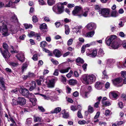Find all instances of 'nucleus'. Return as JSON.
<instances>
[{
  "instance_id": "48",
  "label": "nucleus",
  "mask_w": 126,
  "mask_h": 126,
  "mask_svg": "<svg viewBox=\"0 0 126 126\" xmlns=\"http://www.w3.org/2000/svg\"><path fill=\"white\" fill-rule=\"evenodd\" d=\"M73 74V72L72 70L70 71L66 75V77L69 78H70L72 76Z\"/></svg>"
},
{
  "instance_id": "56",
  "label": "nucleus",
  "mask_w": 126,
  "mask_h": 126,
  "mask_svg": "<svg viewBox=\"0 0 126 126\" xmlns=\"http://www.w3.org/2000/svg\"><path fill=\"white\" fill-rule=\"evenodd\" d=\"M73 40L72 39H70L68 41L67 44L68 46L71 45L72 43Z\"/></svg>"
},
{
  "instance_id": "49",
  "label": "nucleus",
  "mask_w": 126,
  "mask_h": 126,
  "mask_svg": "<svg viewBox=\"0 0 126 126\" xmlns=\"http://www.w3.org/2000/svg\"><path fill=\"white\" fill-rule=\"evenodd\" d=\"M47 45V43L45 41H43L40 43L41 47H45Z\"/></svg>"
},
{
  "instance_id": "15",
  "label": "nucleus",
  "mask_w": 126,
  "mask_h": 126,
  "mask_svg": "<svg viewBox=\"0 0 126 126\" xmlns=\"http://www.w3.org/2000/svg\"><path fill=\"white\" fill-rule=\"evenodd\" d=\"M123 80V79L121 78H117L112 80V82L114 85H117L121 83Z\"/></svg>"
},
{
  "instance_id": "1",
  "label": "nucleus",
  "mask_w": 126,
  "mask_h": 126,
  "mask_svg": "<svg viewBox=\"0 0 126 126\" xmlns=\"http://www.w3.org/2000/svg\"><path fill=\"white\" fill-rule=\"evenodd\" d=\"M82 82L86 84L92 83L95 80V77L93 74H84L82 75L80 79Z\"/></svg>"
},
{
  "instance_id": "18",
  "label": "nucleus",
  "mask_w": 126,
  "mask_h": 126,
  "mask_svg": "<svg viewBox=\"0 0 126 126\" xmlns=\"http://www.w3.org/2000/svg\"><path fill=\"white\" fill-rule=\"evenodd\" d=\"M29 96H31V97L30 99V101L32 102L33 105H34L36 104V99L34 98V95L32 94H30L29 95Z\"/></svg>"
},
{
  "instance_id": "51",
  "label": "nucleus",
  "mask_w": 126,
  "mask_h": 126,
  "mask_svg": "<svg viewBox=\"0 0 126 126\" xmlns=\"http://www.w3.org/2000/svg\"><path fill=\"white\" fill-rule=\"evenodd\" d=\"M24 26L26 29L29 28H32V26L31 25H28V24H24Z\"/></svg>"
},
{
  "instance_id": "34",
  "label": "nucleus",
  "mask_w": 126,
  "mask_h": 126,
  "mask_svg": "<svg viewBox=\"0 0 126 126\" xmlns=\"http://www.w3.org/2000/svg\"><path fill=\"white\" fill-rule=\"evenodd\" d=\"M69 84L71 85L76 84L77 83V81L74 79H71L69 80Z\"/></svg>"
},
{
  "instance_id": "9",
  "label": "nucleus",
  "mask_w": 126,
  "mask_h": 126,
  "mask_svg": "<svg viewBox=\"0 0 126 126\" xmlns=\"http://www.w3.org/2000/svg\"><path fill=\"white\" fill-rule=\"evenodd\" d=\"M116 37V36L114 35L107 37L105 40L106 44L107 45L110 46L111 42Z\"/></svg>"
},
{
  "instance_id": "33",
  "label": "nucleus",
  "mask_w": 126,
  "mask_h": 126,
  "mask_svg": "<svg viewBox=\"0 0 126 126\" xmlns=\"http://www.w3.org/2000/svg\"><path fill=\"white\" fill-rule=\"evenodd\" d=\"M54 92H53L52 91L50 90H48L47 91L46 93V95H46V96H51V95L53 94H54Z\"/></svg>"
},
{
  "instance_id": "63",
  "label": "nucleus",
  "mask_w": 126,
  "mask_h": 126,
  "mask_svg": "<svg viewBox=\"0 0 126 126\" xmlns=\"http://www.w3.org/2000/svg\"><path fill=\"white\" fill-rule=\"evenodd\" d=\"M100 113L99 112H98L96 114V115H95L94 117V119H97L98 118L99 116Z\"/></svg>"
},
{
  "instance_id": "28",
  "label": "nucleus",
  "mask_w": 126,
  "mask_h": 126,
  "mask_svg": "<svg viewBox=\"0 0 126 126\" xmlns=\"http://www.w3.org/2000/svg\"><path fill=\"white\" fill-rule=\"evenodd\" d=\"M61 108L59 107H58L55 108L53 110L51 111L52 113H57L60 112Z\"/></svg>"
},
{
  "instance_id": "45",
  "label": "nucleus",
  "mask_w": 126,
  "mask_h": 126,
  "mask_svg": "<svg viewBox=\"0 0 126 126\" xmlns=\"http://www.w3.org/2000/svg\"><path fill=\"white\" fill-rule=\"evenodd\" d=\"M70 108L71 110L73 111L76 110H77V107L73 105L71 106L70 107Z\"/></svg>"
},
{
  "instance_id": "60",
  "label": "nucleus",
  "mask_w": 126,
  "mask_h": 126,
  "mask_svg": "<svg viewBox=\"0 0 126 126\" xmlns=\"http://www.w3.org/2000/svg\"><path fill=\"white\" fill-rule=\"evenodd\" d=\"M95 9L96 10H98L99 12V11L100 10L102 9L100 8V6L98 5H95Z\"/></svg>"
},
{
  "instance_id": "44",
  "label": "nucleus",
  "mask_w": 126,
  "mask_h": 126,
  "mask_svg": "<svg viewBox=\"0 0 126 126\" xmlns=\"http://www.w3.org/2000/svg\"><path fill=\"white\" fill-rule=\"evenodd\" d=\"M111 114V113L110 111L109 110H106L105 112V114L106 116H109Z\"/></svg>"
},
{
  "instance_id": "25",
  "label": "nucleus",
  "mask_w": 126,
  "mask_h": 126,
  "mask_svg": "<svg viewBox=\"0 0 126 126\" xmlns=\"http://www.w3.org/2000/svg\"><path fill=\"white\" fill-rule=\"evenodd\" d=\"M53 54L57 57H60L61 55L60 51L57 49H55L53 51Z\"/></svg>"
},
{
  "instance_id": "61",
  "label": "nucleus",
  "mask_w": 126,
  "mask_h": 126,
  "mask_svg": "<svg viewBox=\"0 0 126 126\" xmlns=\"http://www.w3.org/2000/svg\"><path fill=\"white\" fill-rule=\"evenodd\" d=\"M87 65L86 63H84L82 66V67L84 71H86V70L87 66Z\"/></svg>"
},
{
  "instance_id": "35",
  "label": "nucleus",
  "mask_w": 126,
  "mask_h": 126,
  "mask_svg": "<svg viewBox=\"0 0 126 126\" xmlns=\"http://www.w3.org/2000/svg\"><path fill=\"white\" fill-rule=\"evenodd\" d=\"M31 84L32 85L30 88L29 90L30 91L33 90L36 87V83L34 81H32L31 82Z\"/></svg>"
},
{
  "instance_id": "57",
  "label": "nucleus",
  "mask_w": 126,
  "mask_h": 126,
  "mask_svg": "<svg viewBox=\"0 0 126 126\" xmlns=\"http://www.w3.org/2000/svg\"><path fill=\"white\" fill-rule=\"evenodd\" d=\"M51 61L54 64L57 65L59 63L57 61L54 60L53 59H51Z\"/></svg>"
},
{
  "instance_id": "13",
  "label": "nucleus",
  "mask_w": 126,
  "mask_h": 126,
  "mask_svg": "<svg viewBox=\"0 0 126 126\" xmlns=\"http://www.w3.org/2000/svg\"><path fill=\"white\" fill-rule=\"evenodd\" d=\"M89 10L88 8H85L83 10V13L82 14H80L79 15V17L81 18L83 16L85 17H86L88 14Z\"/></svg>"
},
{
  "instance_id": "37",
  "label": "nucleus",
  "mask_w": 126,
  "mask_h": 126,
  "mask_svg": "<svg viewBox=\"0 0 126 126\" xmlns=\"http://www.w3.org/2000/svg\"><path fill=\"white\" fill-rule=\"evenodd\" d=\"M62 114H63V117L65 118H68L69 116V114L68 113H66L65 112V110L62 111Z\"/></svg>"
},
{
  "instance_id": "23",
  "label": "nucleus",
  "mask_w": 126,
  "mask_h": 126,
  "mask_svg": "<svg viewBox=\"0 0 126 126\" xmlns=\"http://www.w3.org/2000/svg\"><path fill=\"white\" fill-rule=\"evenodd\" d=\"M111 46L113 49H116L119 47V44L117 42L114 41L112 43Z\"/></svg>"
},
{
  "instance_id": "12",
  "label": "nucleus",
  "mask_w": 126,
  "mask_h": 126,
  "mask_svg": "<svg viewBox=\"0 0 126 126\" xmlns=\"http://www.w3.org/2000/svg\"><path fill=\"white\" fill-rule=\"evenodd\" d=\"M86 27L89 30H93L96 29V25L94 23H90L88 24Z\"/></svg>"
},
{
  "instance_id": "7",
  "label": "nucleus",
  "mask_w": 126,
  "mask_h": 126,
  "mask_svg": "<svg viewBox=\"0 0 126 126\" xmlns=\"http://www.w3.org/2000/svg\"><path fill=\"white\" fill-rule=\"evenodd\" d=\"M119 94V93L117 91H114L110 92L109 93L110 98L112 100L117 99Z\"/></svg>"
},
{
  "instance_id": "54",
  "label": "nucleus",
  "mask_w": 126,
  "mask_h": 126,
  "mask_svg": "<svg viewBox=\"0 0 126 126\" xmlns=\"http://www.w3.org/2000/svg\"><path fill=\"white\" fill-rule=\"evenodd\" d=\"M88 93V92H86L85 93H83L82 94V97L85 98L88 97L87 94Z\"/></svg>"
},
{
  "instance_id": "22",
  "label": "nucleus",
  "mask_w": 126,
  "mask_h": 126,
  "mask_svg": "<svg viewBox=\"0 0 126 126\" xmlns=\"http://www.w3.org/2000/svg\"><path fill=\"white\" fill-rule=\"evenodd\" d=\"M76 62L77 64L79 66L80 65V64H82L84 62L83 60L80 57H78L76 60Z\"/></svg>"
},
{
  "instance_id": "21",
  "label": "nucleus",
  "mask_w": 126,
  "mask_h": 126,
  "mask_svg": "<svg viewBox=\"0 0 126 126\" xmlns=\"http://www.w3.org/2000/svg\"><path fill=\"white\" fill-rule=\"evenodd\" d=\"M113 60L111 59H109L107 60V64L110 67H112L113 66Z\"/></svg>"
},
{
  "instance_id": "2",
  "label": "nucleus",
  "mask_w": 126,
  "mask_h": 126,
  "mask_svg": "<svg viewBox=\"0 0 126 126\" xmlns=\"http://www.w3.org/2000/svg\"><path fill=\"white\" fill-rule=\"evenodd\" d=\"M67 4V3L65 2L63 3L59 2L53 7V11L56 14H61L63 11V5H66Z\"/></svg>"
},
{
  "instance_id": "19",
  "label": "nucleus",
  "mask_w": 126,
  "mask_h": 126,
  "mask_svg": "<svg viewBox=\"0 0 126 126\" xmlns=\"http://www.w3.org/2000/svg\"><path fill=\"white\" fill-rule=\"evenodd\" d=\"M103 86V83L100 82H97L95 85V88L97 89L100 90L101 89Z\"/></svg>"
},
{
  "instance_id": "10",
  "label": "nucleus",
  "mask_w": 126,
  "mask_h": 126,
  "mask_svg": "<svg viewBox=\"0 0 126 126\" xmlns=\"http://www.w3.org/2000/svg\"><path fill=\"white\" fill-rule=\"evenodd\" d=\"M16 57L17 59L21 62H23L24 61V56L23 52L21 51L18 52Z\"/></svg>"
},
{
  "instance_id": "50",
  "label": "nucleus",
  "mask_w": 126,
  "mask_h": 126,
  "mask_svg": "<svg viewBox=\"0 0 126 126\" xmlns=\"http://www.w3.org/2000/svg\"><path fill=\"white\" fill-rule=\"evenodd\" d=\"M62 79L61 81L64 84H65L66 83V79L65 77H63V76H62Z\"/></svg>"
},
{
  "instance_id": "20",
  "label": "nucleus",
  "mask_w": 126,
  "mask_h": 126,
  "mask_svg": "<svg viewBox=\"0 0 126 126\" xmlns=\"http://www.w3.org/2000/svg\"><path fill=\"white\" fill-rule=\"evenodd\" d=\"M82 28V27L81 26H79L77 27L74 28L72 29V31L74 33H76L77 34H78V33L80 32V30Z\"/></svg>"
},
{
  "instance_id": "39",
  "label": "nucleus",
  "mask_w": 126,
  "mask_h": 126,
  "mask_svg": "<svg viewBox=\"0 0 126 126\" xmlns=\"http://www.w3.org/2000/svg\"><path fill=\"white\" fill-rule=\"evenodd\" d=\"M3 17L0 18V32H1L2 25L3 23H5V21L3 20Z\"/></svg>"
},
{
  "instance_id": "26",
  "label": "nucleus",
  "mask_w": 126,
  "mask_h": 126,
  "mask_svg": "<svg viewBox=\"0 0 126 126\" xmlns=\"http://www.w3.org/2000/svg\"><path fill=\"white\" fill-rule=\"evenodd\" d=\"M12 16L11 18V21L15 23H17L18 19L16 17V15L14 13H12Z\"/></svg>"
},
{
  "instance_id": "53",
  "label": "nucleus",
  "mask_w": 126,
  "mask_h": 126,
  "mask_svg": "<svg viewBox=\"0 0 126 126\" xmlns=\"http://www.w3.org/2000/svg\"><path fill=\"white\" fill-rule=\"evenodd\" d=\"M77 116L79 118H83V117L81 114V111L80 110L78 111L77 113Z\"/></svg>"
},
{
  "instance_id": "4",
  "label": "nucleus",
  "mask_w": 126,
  "mask_h": 126,
  "mask_svg": "<svg viewBox=\"0 0 126 126\" xmlns=\"http://www.w3.org/2000/svg\"><path fill=\"white\" fill-rule=\"evenodd\" d=\"M110 9L108 8H103L99 11L100 14L106 17H110Z\"/></svg>"
},
{
  "instance_id": "8",
  "label": "nucleus",
  "mask_w": 126,
  "mask_h": 126,
  "mask_svg": "<svg viewBox=\"0 0 126 126\" xmlns=\"http://www.w3.org/2000/svg\"><path fill=\"white\" fill-rule=\"evenodd\" d=\"M82 10V8L79 6H76L72 11V14L74 16H77L80 14V13Z\"/></svg>"
},
{
  "instance_id": "30",
  "label": "nucleus",
  "mask_w": 126,
  "mask_h": 126,
  "mask_svg": "<svg viewBox=\"0 0 126 126\" xmlns=\"http://www.w3.org/2000/svg\"><path fill=\"white\" fill-rule=\"evenodd\" d=\"M104 54L105 53L103 49L101 48H100L98 53V56L99 57H102L104 55Z\"/></svg>"
},
{
  "instance_id": "38",
  "label": "nucleus",
  "mask_w": 126,
  "mask_h": 126,
  "mask_svg": "<svg viewBox=\"0 0 126 126\" xmlns=\"http://www.w3.org/2000/svg\"><path fill=\"white\" fill-rule=\"evenodd\" d=\"M65 33L66 34H68L70 32V29L69 26L67 25H65Z\"/></svg>"
},
{
  "instance_id": "11",
  "label": "nucleus",
  "mask_w": 126,
  "mask_h": 126,
  "mask_svg": "<svg viewBox=\"0 0 126 126\" xmlns=\"http://www.w3.org/2000/svg\"><path fill=\"white\" fill-rule=\"evenodd\" d=\"M17 102L18 104L22 106L26 104V101L23 97H18L17 99Z\"/></svg>"
},
{
  "instance_id": "36",
  "label": "nucleus",
  "mask_w": 126,
  "mask_h": 126,
  "mask_svg": "<svg viewBox=\"0 0 126 126\" xmlns=\"http://www.w3.org/2000/svg\"><path fill=\"white\" fill-rule=\"evenodd\" d=\"M33 120L35 122H40L41 120V118L38 116H34L33 117Z\"/></svg>"
},
{
  "instance_id": "27",
  "label": "nucleus",
  "mask_w": 126,
  "mask_h": 126,
  "mask_svg": "<svg viewBox=\"0 0 126 126\" xmlns=\"http://www.w3.org/2000/svg\"><path fill=\"white\" fill-rule=\"evenodd\" d=\"M119 15L118 13L116 11H112L110 14V17H116L118 16Z\"/></svg>"
},
{
  "instance_id": "52",
  "label": "nucleus",
  "mask_w": 126,
  "mask_h": 126,
  "mask_svg": "<svg viewBox=\"0 0 126 126\" xmlns=\"http://www.w3.org/2000/svg\"><path fill=\"white\" fill-rule=\"evenodd\" d=\"M124 25V23L122 21H120L118 24V28L123 27Z\"/></svg>"
},
{
  "instance_id": "6",
  "label": "nucleus",
  "mask_w": 126,
  "mask_h": 126,
  "mask_svg": "<svg viewBox=\"0 0 126 126\" xmlns=\"http://www.w3.org/2000/svg\"><path fill=\"white\" fill-rule=\"evenodd\" d=\"M1 32L3 35L4 36H6L9 35L8 30L7 28L6 22L3 23L2 26Z\"/></svg>"
},
{
  "instance_id": "16",
  "label": "nucleus",
  "mask_w": 126,
  "mask_h": 126,
  "mask_svg": "<svg viewBox=\"0 0 126 126\" xmlns=\"http://www.w3.org/2000/svg\"><path fill=\"white\" fill-rule=\"evenodd\" d=\"M87 55L88 56L92 57H94L96 55L97 52V50L96 49H94L93 50V52L91 53H87Z\"/></svg>"
},
{
  "instance_id": "14",
  "label": "nucleus",
  "mask_w": 126,
  "mask_h": 126,
  "mask_svg": "<svg viewBox=\"0 0 126 126\" xmlns=\"http://www.w3.org/2000/svg\"><path fill=\"white\" fill-rule=\"evenodd\" d=\"M55 80V79H53L49 80L48 82L46 81V83L47 86L49 88L54 87V81Z\"/></svg>"
},
{
  "instance_id": "59",
  "label": "nucleus",
  "mask_w": 126,
  "mask_h": 126,
  "mask_svg": "<svg viewBox=\"0 0 126 126\" xmlns=\"http://www.w3.org/2000/svg\"><path fill=\"white\" fill-rule=\"evenodd\" d=\"M95 43V42H93L90 44H86L85 45H83V46L85 47V48L86 47H90V46L92 44Z\"/></svg>"
},
{
  "instance_id": "41",
  "label": "nucleus",
  "mask_w": 126,
  "mask_h": 126,
  "mask_svg": "<svg viewBox=\"0 0 126 126\" xmlns=\"http://www.w3.org/2000/svg\"><path fill=\"white\" fill-rule=\"evenodd\" d=\"M12 105H17L18 104L17 100L16 101L15 98H13L12 99V102L11 103Z\"/></svg>"
},
{
  "instance_id": "17",
  "label": "nucleus",
  "mask_w": 126,
  "mask_h": 126,
  "mask_svg": "<svg viewBox=\"0 0 126 126\" xmlns=\"http://www.w3.org/2000/svg\"><path fill=\"white\" fill-rule=\"evenodd\" d=\"M20 92L23 96H27L29 94V91L25 89H22Z\"/></svg>"
},
{
  "instance_id": "42",
  "label": "nucleus",
  "mask_w": 126,
  "mask_h": 126,
  "mask_svg": "<svg viewBox=\"0 0 126 126\" xmlns=\"http://www.w3.org/2000/svg\"><path fill=\"white\" fill-rule=\"evenodd\" d=\"M102 102L103 104L104 105L109 106L111 105L109 101H102Z\"/></svg>"
},
{
  "instance_id": "64",
  "label": "nucleus",
  "mask_w": 126,
  "mask_h": 126,
  "mask_svg": "<svg viewBox=\"0 0 126 126\" xmlns=\"http://www.w3.org/2000/svg\"><path fill=\"white\" fill-rule=\"evenodd\" d=\"M122 76L123 77H125L126 75V72L125 71H122L121 72Z\"/></svg>"
},
{
  "instance_id": "24",
  "label": "nucleus",
  "mask_w": 126,
  "mask_h": 126,
  "mask_svg": "<svg viewBox=\"0 0 126 126\" xmlns=\"http://www.w3.org/2000/svg\"><path fill=\"white\" fill-rule=\"evenodd\" d=\"M94 31H92L86 33L85 36L86 37H91L93 36L94 34Z\"/></svg>"
},
{
  "instance_id": "5",
  "label": "nucleus",
  "mask_w": 126,
  "mask_h": 126,
  "mask_svg": "<svg viewBox=\"0 0 126 126\" xmlns=\"http://www.w3.org/2000/svg\"><path fill=\"white\" fill-rule=\"evenodd\" d=\"M40 95L43 97V98L45 100H50L52 102L59 100V97L57 96H48L42 94H41Z\"/></svg>"
},
{
  "instance_id": "62",
  "label": "nucleus",
  "mask_w": 126,
  "mask_h": 126,
  "mask_svg": "<svg viewBox=\"0 0 126 126\" xmlns=\"http://www.w3.org/2000/svg\"><path fill=\"white\" fill-rule=\"evenodd\" d=\"M37 55L36 54H34L32 58L33 60L34 61H36L37 60Z\"/></svg>"
},
{
  "instance_id": "55",
  "label": "nucleus",
  "mask_w": 126,
  "mask_h": 126,
  "mask_svg": "<svg viewBox=\"0 0 126 126\" xmlns=\"http://www.w3.org/2000/svg\"><path fill=\"white\" fill-rule=\"evenodd\" d=\"M32 21L34 23H36L38 21V19L36 16H33L32 17Z\"/></svg>"
},
{
  "instance_id": "46",
  "label": "nucleus",
  "mask_w": 126,
  "mask_h": 126,
  "mask_svg": "<svg viewBox=\"0 0 126 126\" xmlns=\"http://www.w3.org/2000/svg\"><path fill=\"white\" fill-rule=\"evenodd\" d=\"M39 4L41 5H46V4L44 0H39Z\"/></svg>"
},
{
  "instance_id": "29",
  "label": "nucleus",
  "mask_w": 126,
  "mask_h": 126,
  "mask_svg": "<svg viewBox=\"0 0 126 126\" xmlns=\"http://www.w3.org/2000/svg\"><path fill=\"white\" fill-rule=\"evenodd\" d=\"M70 69V67H68L65 69H61L60 70V71L61 73L63 74L67 72Z\"/></svg>"
},
{
  "instance_id": "32",
  "label": "nucleus",
  "mask_w": 126,
  "mask_h": 126,
  "mask_svg": "<svg viewBox=\"0 0 126 126\" xmlns=\"http://www.w3.org/2000/svg\"><path fill=\"white\" fill-rule=\"evenodd\" d=\"M14 3L12 1H9L8 4H6L5 7H11L12 8H14L15 7Z\"/></svg>"
},
{
  "instance_id": "58",
  "label": "nucleus",
  "mask_w": 126,
  "mask_h": 126,
  "mask_svg": "<svg viewBox=\"0 0 126 126\" xmlns=\"http://www.w3.org/2000/svg\"><path fill=\"white\" fill-rule=\"evenodd\" d=\"M86 121L84 120H80L78 121V123L80 124H84L86 123Z\"/></svg>"
},
{
  "instance_id": "43",
  "label": "nucleus",
  "mask_w": 126,
  "mask_h": 126,
  "mask_svg": "<svg viewBox=\"0 0 126 126\" xmlns=\"http://www.w3.org/2000/svg\"><path fill=\"white\" fill-rule=\"evenodd\" d=\"M88 111L90 113H92L94 111V109L93 107L91 106H89L88 107Z\"/></svg>"
},
{
  "instance_id": "31",
  "label": "nucleus",
  "mask_w": 126,
  "mask_h": 126,
  "mask_svg": "<svg viewBox=\"0 0 126 126\" xmlns=\"http://www.w3.org/2000/svg\"><path fill=\"white\" fill-rule=\"evenodd\" d=\"M32 119L31 118H28L26 121V124L28 126L30 125L32 123Z\"/></svg>"
},
{
  "instance_id": "3",
  "label": "nucleus",
  "mask_w": 126,
  "mask_h": 126,
  "mask_svg": "<svg viewBox=\"0 0 126 126\" xmlns=\"http://www.w3.org/2000/svg\"><path fill=\"white\" fill-rule=\"evenodd\" d=\"M3 48L5 50L4 51V52H2L1 48H0V50L2 54L3 57L5 58H9L10 57V54L8 51V46L5 43H3Z\"/></svg>"
},
{
  "instance_id": "40",
  "label": "nucleus",
  "mask_w": 126,
  "mask_h": 126,
  "mask_svg": "<svg viewBox=\"0 0 126 126\" xmlns=\"http://www.w3.org/2000/svg\"><path fill=\"white\" fill-rule=\"evenodd\" d=\"M55 0H48L47 2L49 5L51 6L55 3Z\"/></svg>"
},
{
  "instance_id": "47",
  "label": "nucleus",
  "mask_w": 126,
  "mask_h": 126,
  "mask_svg": "<svg viewBox=\"0 0 126 126\" xmlns=\"http://www.w3.org/2000/svg\"><path fill=\"white\" fill-rule=\"evenodd\" d=\"M40 28V29H47V26L46 24L43 23L41 25Z\"/></svg>"
}]
</instances>
